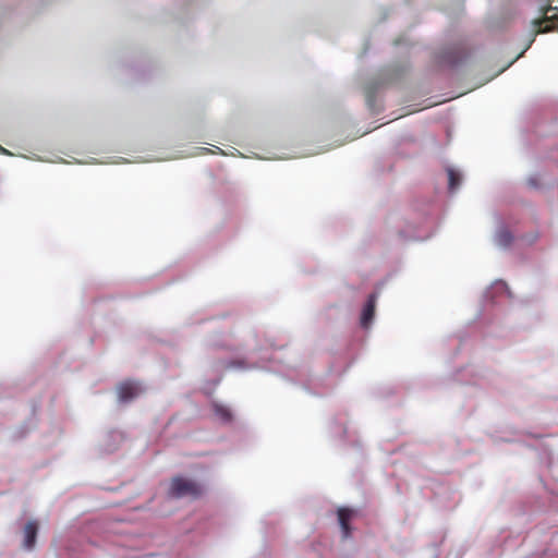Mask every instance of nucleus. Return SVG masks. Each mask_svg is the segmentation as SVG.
I'll return each mask as SVG.
<instances>
[{"label":"nucleus","mask_w":558,"mask_h":558,"mask_svg":"<svg viewBox=\"0 0 558 558\" xmlns=\"http://www.w3.org/2000/svg\"><path fill=\"white\" fill-rule=\"evenodd\" d=\"M524 53H525V50H522L521 53H519L518 58L522 57V54H524Z\"/></svg>","instance_id":"17"},{"label":"nucleus","mask_w":558,"mask_h":558,"mask_svg":"<svg viewBox=\"0 0 558 558\" xmlns=\"http://www.w3.org/2000/svg\"><path fill=\"white\" fill-rule=\"evenodd\" d=\"M38 524L35 520H29L23 530V548L33 550L36 544Z\"/></svg>","instance_id":"3"},{"label":"nucleus","mask_w":558,"mask_h":558,"mask_svg":"<svg viewBox=\"0 0 558 558\" xmlns=\"http://www.w3.org/2000/svg\"><path fill=\"white\" fill-rule=\"evenodd\" d=\"M352 517V510L348 508L338 509V521L341 527L342 537L348 538L350 536L349 520Z\"/></svg>","instance_id":"5"},{"label":"nucleus","mask_w":558,"mask_h":558,"mask_svg":"<svg viewBox=\"0 0 558 558\" xmlns=\"http://www.w3.org/2000/svg\"><path fill=\"white\" fill-rule=\"evenodd\" d=\"M377 299H378V293L377 292L372 293L368 296V300H367V302L365 303V305H364V307L362 310L361 326L363 328H368V326L371 325V323H372V320L374 318L375 306H376Z\"/></svg>","instance_id":"4"},{"label":"nucleus","mask_w":558,"mask_h":558,"mask_svg":"<svg viewBox=\"0 0 558 558\" xmlns=\"http://www.w3.org/2000/svg\"><path fill=\"white\" fill-rule=\"evenodd\" d=\"M554 10H555V9H553V8H548V9L546 10L545 14H547L549 11H554Z\"/></svg>","instance_id":"15"},{"label":"nucleus","mask_w":558,"mask_h":558,"mask_svg":"<svg viewBox=\"0 0 558 558\" xmlns=\"http://www.w3.org/2000/svg\"><path fill=\"white\" fill-rule=\"evenodd\" d=\"M204 486L193 480L183 476L173 477L169 488L171 498H191L196 499L204 494Z\"/></svg>","instance_id":"1"},{"label":"nucleus","mask_w":558,"mask_h":558,"mask_svg":"<svg viewBox=\"0 0 558 558\" xmlns=\"http://www.w3.org/2000/svg\"><path fill=\"white\" fill-rule=\"evenodd\" d=\"M524 53H525V50H522L521 53H519L518 58L522 57V54H524Z\"/></svg>","instance_id":"19"},{"label":"nucleus","mask_w":558,"mask_h":558,"mask_svg":"<svg viewBox=\"0 0 558 558\" xmlns=\"http://www.w3.org/2000/svg\"><path fill=\"white\" fill-rule=\"evenodd\" d=\"M229 366L234 368H243V362H231Z\"/></svg>","instance_id":"11"},{"label":"nucleus","mask_w":558,"mask_h":558,"mask_svg":"<svg viewBox=\"0 0 558 558\" xmlns=\"http://www.w3.org/2000/svg\"><path fill=\"white\" fill-rule=\"evenodd\" d=\"M447 173H448L449 192L454 193L459 189V186L462 182V174L460 171H458L451 167L447 168Z\"/></svg>","instance_id":"6"},{"label":"nucleus","mask_w":558,"mask_h":558,"mask_svg":"<svg viewBox=\"0 0 558 558\" xmlns=\"http://www.w3.org/2000/svg\"><path fill=\"white\" fill-rule=\"evenodd\" d=\"M548 31H550V27H549V26H546L544 29H539V32H541V33H546V32H548Z\"/></svg>","instance_id":"13"},{"label":"nucleus","mask_w":558,"mask_h":558,"mask_svg":"<svg viewBox=\"0 0 558 558\" xmlns=\"http://www.w3.org/2000/svg\"><path fill=\"white\" fill-rule=\"evenodd\" d=\"M214 411H215V414L216 416L221 421V422H229L231 420V412L230 410L222 405V404H219V403H214Z\"/></svg>","instance_id":"8"},{"label":"nucleus","mask_w":558,"mask_h":558,"mask_svg":"<svg viewBox=\"0 0 558 558\" xmlns=\"http://www.w3.org/2000/svg\"><path fill=\"white\" fill-rule=\"evenodd\" d=\"M494 287L497 289H501L505 292H508V287L504 281L498 280V281L494 282Z\"/></svg>","instance_id":"9"},{"label":"nucleus","mask_w":558,"mask_h":558,"mask_svg":"<svg viewBox=\"0 0 558 558\" xmlns=\"http://www.w3.org/2000/svg\"><path fill=\"white\" fill-rule=\"evenodd\" d=\"M533 41H534V37L529 40V44L525 49H527L532 45Z\"/></svg>","instance_id":"14"},{"label":"nucleus","mask_w":558,"mask_h":558,"mask_svg":"<svg viewBox=\"0 0 558 558\" xmlns=\"http://www.w3.org/2000/svg\"><path fill=\"white\" fill-rule=\"evenodd\" d=\"M142 392V386L135 381H125L118 386L119 401L126 403L132 401Z\"/></svg>","instance_id":"2"},{"label":"nucleus","mask_w":558,"mask_h":558,"mask_svg":"<svg viewBox=\"0 0 558 558\" xmlns=\"http://www.w3.org/2000/svg\"><path fill=\"white\" fill-rule=\"evenodd\" d=\"M494 241L497 246L506 248L512 243L513 236L507 229L500 228L497 230Z\"/></svg>","instance_id":"7"},{"label":"nucleus","mask_w":558,"mask_h":558,"mask_svg":"<svg viewBox=\"0 0 558 558\" xmlns=\"http://www.w3.org/2000/svg\"><path fill=\"white\" fill-rule=\"evenodd\" d=\"M109 437L117 441H120L122 439V435L119 432L111 433Z\"/></svg>","instance_id":"10"},{"label":"nucleus","mask_w":558,"mask_h":558,"mask_svg":"<svg viewBox=\"0 0 558 558\" xmlns=\"http://www.w3.org/2000/svg\"><path fill=\"white\" fill-rule=\"evenodd\" d=\"M524 53H525V50H522L521 53H519L518 58L522 57V54H524Z\"/></svg>","instance_id":"18"},{"label":"nucleus","mask_w":558,"mask_h":558,"mask_svg":"<svg viewBox=\"0 0 558 558\" xmlns=\"http://www.w3.org/2000/svg\"><path fill=\"white\" fill-rule=\"evenodd\" d=\"M0 153L4 155H11V153L8 149L3 148L2 146H0Z\"/></svg>","instance_id":"12"},{"label":"nucleus","mask_w":558,"mask_h":558,"mask_svg":"<svg viewBox=\"0 0 558 558\" xmlns=\"http://www.w3.org/2000/svg\"><path fill=\"white\" fill-rule=\"evenodd\" d=\"M116 449V447H109L107 450L108 451H113Z\"/></svg>","instance_id":"16"}]
</instances>
